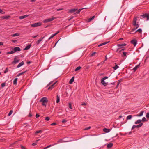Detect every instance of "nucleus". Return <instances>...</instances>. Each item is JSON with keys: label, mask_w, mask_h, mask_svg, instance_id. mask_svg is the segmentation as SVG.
Here are the masks:
<instances>
[{"label": "nucleus", "mask_w": 149, "mask_h": 149, "mask_svg": "<svg viewBox=\"0 0 149 149\" xmlns=\"http://www.w3.org/2000/svg\"><path fill=\"white\" fill-rule=\"evenodd\" d=\"M84 9H88V8H84L79 9V10L78 9H72L70 10L69 12L71 13H74V14H78L81 10Z\"/></svg>", "instance_id": "obj_1"}, {"label": "nucleus", "mask_w": 149, "mask_h": 149, "mask_svg": "<svg viewBox=\"0 0 149 149\" xmlns=\"http://www.w3.org/2000/svg\"><path fill=\"white\" fill-rule=\"evenodd\" d=\"M40 102H42V105L46 107L48 102L47 98L45 97L41 99Z\"/></svg>", "instance_id": "obj_2"}, {"label": "nucleus", "mask_w": 149, "mask_h": 149, "mask_svg": "<svg viewBox=\"0 0 149 149\" xmlns=\"http://www.w3.org/2000/svg\"><path fill=\"white\" fill-rule=\"evenodd\" d=\"M56 19V17H52L51 18L44 20L43 22L44 23H46L49 22H51Z\"/></svg>", "instance_id": "obj_3"}, {"label": "nucleus", "mask_w": 149, "mask_h": 149, "mask_svg": "<svg viewBox=\"0 0 149 149\" xmlns=\"http://www.w3.org/2000/svg\"><path fill=\"white\" fill-rule=\"evenodd\" d=\"M108 77L105 76L101 79V83L104 86H106L108 84V83H106L104 81V80L108 79Z\"/></svg>", "instance_id": "obj_4"}, {"label": "nucleus", "mask_w": 149, "mask_h": 149, "mask_svg": "<svg viewBox=\"0 0 149 149\" xmlns=\"http://www.w3.org/2000/svg\"><path fill=\"white\" fill-rule=\"evenodd\" d=\"M41 23L40 22H39L31 24V26L33 27H35L40 26L41 25Z\"/></svg>", "instance_id": "obj_5"}, {"label": "nucleus", "mask_w": 149, "mask_h": 149, "mask_svg": "<svg viewBox=\"0 0 149 149\" xmlns=\"http://www.w3.org/2000/svg\"><path fill=\"white\" fill-rule=\"evenodd\" d=\"M141 16L143 18H146V20H148L149 19V16L147 14H145L142 15H141Z\"/></svg>", "instance_id": "obj_6"}, {"label": "nucleus", "mask_w": 149, "mask_h": 149, "mask_svg": "<svg viewBox=\"0 0 149 149\" xmlns=\"http://www.w3.org/2000/svg\"><path fill=\"white\" fill-rule=\"evenodd\" d=\"M19 61V59H18L17 58V56H15L14 58V61L12 62V64H16L17 63H18Z\"/></svg>", "instance_id": "obj_7"}, {"label": "nucleus", "mask_w": 149, "mask_h": 149, "mask_svg": "<svg viewBox=\"0 0 149 149\" xmlns=\"http://www.w3.org/2000/svg\"><path fill=\"white\" fill-rule=\"evenodd\" d=\"M137 42V40L136 39H133L131 41V43L134 45V46L136 45Z\"/></svg>", "instance_id": "obj_8"}, {"label": "nucleus", "mask_w": 149, "mask_h": 149, "mask_svg": "<svg viewBox=\"0 0 149 149\" xmlns=\"http://www.w3.org/2000/svg\"><path fill=\"white\" fill-rule=\"evenodd\" d=\"M14 52H15L17 51H20L21 49L20 48L18 47H16L14 48Z\"/></svg>", "instance_id": "obj_9"}, {"label": "nucleus", "mask_w": 149, "mask_h": 149, "mask_svg": "<svg viewBox=\"0 0 149 149\" xmlns=\"http://www.w3.org/2000/svg\"><path fill=\"white\" fill-rule=\"evenodd\" d=\"M144 112V111H141L140 112L139 114L135 115L134 116L136 117L141 116L143 115Z\"/></svg>", "instance_id": "obj_10"}, {"label": "nucleus", "mask_w": 149, "mask_h": 149, "mask_svg": "<svg viewBox=\"0 0 149 149\" xmlns=\"http://www.w3.org/2000/svg\"><path fill=\"white\" fill-rule=\"evenodd\" d=\"M127 44L125 43H121L118 44L117 45L118 47H124L126 46Z\"/></svg>", "instance_id": "obj_11"}, {"label": "nucleus", "mask_w": 149, "mask_h": 149, "mask_svg": "<svg viewBox=\"0 0 149 149\" xmlns=\"http://www.w3.org/2000/svg\"><path fill=\"white\" fill-rule=\"evenodd\" d=\"M10 17V16L9 15H6L3 16L2 17V19H7Z\"/></svg>", "instance_id": "obj_12"}, {"label": "nucleus", "mask_w": 149, "mask_h": 149, "mask_svg": "<svg viewBox=\"0 0 149 149\" xmlns=\"http://www.w3.org/2000/svg\"><path fill=\"white\" fill-rule=\"evenodd\" d=\"M103 131L106 133H108L110 131V129L104 128L103 129Z\"/></svg>", "instance_id": "obj_13"}, {"label": "nucleus", "mask_w": 149, "mask_h": 149, "mask_svg": "<svg viewBox=\"0 0 149 149\" xmlns=\"http://www.w3.org/2000/svg\"><path fill=\"white\" fill-rule=\"evenodd\" d=\"M31 46V44H30L28 45L24 49V50H27L29 49Z\"/></svg>", "instance_id": "obj_14"}, {"label": "nucleus", "mask_w": 149, "mask_h": 149, "mask_svg": "<svg viewBox=\"0 0 149 149\" xmlns=\"http://www.w3.org/2000/svg\"><path fill=\"white\" fill-rule=\"evenodd\" d=\"M29 15H24L21 16H20L19 17V18L20 19H23L26 18V17H27Z\"/></svg>", "instance_id": "obj_15"}, {"label": "nucleus", "mask_w": 149, "mask_h": 149, "mask_svg": "<svg viewBox=\"0 0 149 149\" xmlns=\"http://www.w3.org/2000/svg\"><path fill=\"white\" fill-rule=\"evenodd\" d=\"M134 26V28L132 29V31H134V30H135L139 27V25L138 24H137L135 25V26Z\"/></svg>", "instance_id": "obj_16"}, {"label": "nucleus", "mask_w": 149, "mask_h": 149, "mask_svg": "<svg viewBox=\"0 0 149 149\" xmlns=\"http://www.w3.org/2000/svg\"><path fill=\"white\" fill-rule=\"evenodd\" d=\"M137 21V19L136 18H135L133 21V24L134 26H135L136 24H136V22Z\"/></svg>", "instance_id": "obj_17"}, {"label": "nucleus", "mask_w": 149, "mask_h": 149, "mask_svg": "<svg viewBox=\"0 0 149 149\" xmlns=\"http://www.w3.org/2000/svg\"><path fill=\"white\" fill-rule=\"evenodd\" d=\"M24 64V62L23 61L21 62L20 63L18 64V65L17 66V68H18L21 66L23 65Z\"/></svg>", "instance_id": "obj_18"}, {"label": "nucleus", "mask_w": 149, "mask_h": 149, "mask_svg": "<svg viewBox=\"0 0 149 149\" xmlns=\"http://www.w3.org/2000/svg\"><path fill=\"white\" fill-rule=\"evenodd\" d=\"M74 76L72 77V78L70 79L69 81V84H71L74 81Z\"/></svg>", "instance_id": "obj_19"}, {"label": "nucleus", "mask_w": 149, "mask_h": 149, "mask_svg": "<svg viewBox=\"0 0 149 149\" xmlns=\"http://www.w3.org/2000/svg\"><path fill=\"white\" fill-rule=\"evenodd\" d=\"M140 64H139L136 65V66H135V67H134V68H133L132 70H134V72L136 71L137 70V68L139 67L140 65Z\"/></svg>", "instance_id": "obj_20"}, {"label": "nucleus", "mask_w": 149, "mask_h": 149, "mask_svg": "<svg viewBox=\"0 0 149 149\" xmlns=\"http://www.w3.org/2000/svg\"><path fill=\"white\" fill-rule=\"evenodd\" d=\"M44 37H43L42 38L40 39L36 42V44L38 45L39 44L40 42L41 41L42 39L44 38Z\"/></svg>", "instance_id": "obj_21"}, {"label": "nucleus", "mask_w": 149, "mask_h": 149, "mask_svg": "<svg viewBox=\"0 0 149 149\" xmlns=\"http://www.w3.org/2000/svg\"><path fill=\"white\" fill-rule=\"evenodd\" d=\"M56 82L54 83V84H52V85H51L48 88V90H51L54 87V85L56 84Z\"/></svg>", "instance_id": "obj_22"}, {"label": "nucleus", "mask_w": 149, "mask_h": 149, "mask_svg": "<svg viewBox=\"0 0 149 149\" xmlns=\"http://www.w3.org/2000/svg\"><path fill=\"white\" fill-rule=\"evenodd\" d=\"M63 142V140L62 139H60L58 141L57 143L54 144L53 145H56L57 144Z\"/></svg>", "instance_id": "obj_23"}, {"label": "nucleus", "mask_w": 149, "mask_h": 149, "mask_svg": "<svg viewBox=\"0 0 149 149\" xmlns=\"http://www.w3.org/2000/svg\"><path fill=\"white\" fill-rule=\"evenodd\" d=\"M142 121V120L140 119H139L138 120H137L136 121H135V123L136 124H139L141 123V122Z\"/></svg>", "instance_id": "obj_24"}, {"label": "nucleus", "mask_w": 149, "mask_h": 149, "mask_svg": "<svg viewBox=\"0 0 149 149\" xmlns=\"http://www.w3.org/2000/svg\"><path fill=\"white\" fill-rule=\"evenodd\" d=\"M17 78H15L14 80L13 84L14 85H16L17 84Z\"/></svg>", "instance_id": "obj_25"}, {"label": "nucleus", "mask_w": 149, "mask_h": 149, "mask_svg": "<svg viewBox=\"0 0 149 149\" xmlns=\"http://www.w3.org/2000/svg\"><path fill=\"white\" fill-rule=\"evenodd\" d=\"M26 71H24V72H21L20 73H19V74H18L17 76V77H19L22 75L23 74H24V73H25L26 72Z\"/></svg>", "instance_id": "obj_26"}, {"label": "nucleus", "mask_w": 149, "mask_h": 149, "mask_svg": "<svg viewBox=\"0 0 149 149\" xmlns=\"http://www.w3.org/2000/svg\"><path fill=\"white\" fill-rule=\"evenodd\" d=\"M113 145L112 143H110L107 144V146L108 148H110Z\"/></svg>", "instance_id": "obj_27"}, {"label": "nucleus", "mask_w": 149, "mask_h": 149, "mask_svg": "<svg viewBox=\"0 0 149 149\" xmlns=\"http://www.w3.org/2000/svg\"><path fill=\"white\" fill-rule=\"evenodd\" d=\"M107 42H104L103 43H101L100 44V45H98V47H100V46H103L104 45H105L106 44H107Z\"/></svg>", "instance_id": "obj_28"}, {"label": "nucleus", "mask_w": 149, "mask_h": 149, "mask_svg": "<svg viewBox=\"0 0 149 149\" xmlns=\"http://www.w3.org/2000/svg\"><path fill=\"white\" fill-rule=\"evenodd\" d=\"M139 32V33H141L142 32V30L141 28H140L135 31V32Z\"/></svg>", "instance_id": "obj_29"}, {"label": "nucleus", "mask_w": 149, "mask_h": 149, "mask_svg": "<svg viewBox=\"0 0 149 149\" xmlns=\"http://www.w3.org/2000/svg\"><path fill=\"white\" fill-rule=\"evenodd\" d=\"M132 117V116L131 115H129L127 117L126 119L127 120L131 119Z\"/></svg>", "instance_id": "obj_30"}, {"label": "nucleus", "mask_w": 149, "mask_h": 149, "mask_svg": "<svg viewBox=\"0 0 149 149\" xmlns=\"http://www.w3.org/2000/svg\"><path fill=\"white\" fill-rule=\"evenodd\" d=\"M60 101V97L58 95L57 96V100L56 102L57 103H58Z\"/></svg>", "instance_id": "obj_31"}, {"label": "nucleus", "mask_w": 149, "mask_h": 149, "mask_svg": "<svg viewBox=\"0 0 149 149\" xmlns=\"http://www.w3.org/2000/svg\"><path fill=\"white\" fill-rule=\"evenodd\" d=\"M19 35V34L18 33H16L14 34H13L12 35V37H14L15 36H18Z\"/></svg>", "instance_id": "obj_32"}, {"label": "nucleus", "mask_w": 149, "mask_h": 149, "mask_svg": "<svg viewBox=\"0 0 149 149\" xmlns=\"http://www.w3.org/2000/svg\"><path fill=\"white\" fill-rule=\"evenodd\" d=\"M113 68L114 70H116L117 68H119V66H118L116 64L115 66L114 67H113Z\"/></svg>", "instance_id": "obj_33"}, {"label": "nucleus", "mask_w": 149, "mask_h": 149, "mask_svg": "<svg viewBox=\"0 0 149 149\" xmlns=\"http://www.w3.org/2000/svg\"><path fill=\"white\" fill-rule=\"evenodd\" d=\"M95 17L94 16H93L92 17H91L90 18H89L88 19V22H90L92 20H93L94 18Z\"/></svg>", "instance_id": "obj_34"}, {"label": "nucleus", "mask_w": 149, "mask_h": 149, "mask_svg": "<svg viewBox=\"0 0 149 149\" xmlns=\"http://www.w3.org/2000/svg\"><path fill=\"white\" fill-rule=\"evenodd\" d=\"M143 125V123H141L139 125H136V128H139L141 127Z\"/></svg>", "instance_id": "obj_35"}, {"label": "nucleus", "mask_w": 149, "mask_h": 149, "mask_svg": "<svg viewBox=\"0 0 149 149\" xmlns=\"http://www.w3.org/2000/svg\"><path fill=\"white\" fill-rule=\"evenodd\" d=\"M81 68V67L79 66L77 67L75 70V71H77L80 70Z\"/></svg>", "instance_id": "obj_36"}, {"label": "nucleus", "mask_w": 149, "mask_h": 149, "mask_svg": "<svg viewBox=\"0 0 149 149\" xmlns=\"http://www.w3.org/2000/svg\"><path fill=\"white\" fill-rule=\"evenodd\" d=\"M14 53H15V52H14V51H11L10 52H7V54H13Z\"/></svg>", "instance_id": "obj_37"}, {"label": "nucleus", "mask_w": 149, "mask_h": 149, "mask_svg": "<svg viewBox=\"0 0 149 149\" xmlns=\"http://www.w3.org/2000/svg\"><path fill=\"white\" fill-rule=\"evenodd\" d=\"M42 130H39L38 131H36L35 132V134H38L40 133H42Z\"/></svg>", "instance_id": "obj_38"}, {"label": "nucleus", "mask_w": 149, "mask_h": 149, "mask_svg": "<svg viewBox=\"0 0 149 149\" xmlns=\"http://www.w3.org/2000/svg\"><path fill=\"white\" fill-rule=\"evenodd\" d=\"M54 145H53H53H50L47 146L44 148V149H47V148L50 147L52 146H53Z\"/></svg>", "instance_id": "obj_39"}, {"label": "nucleus", "mask_w": 149, "mask_h": 149, "mask_svg": "<svg viewBox=\"0 0 149 149\" xmlns=\"http://www.w3.org/2000/svg\"><path fill=\"white\" fill-rule=\"evenodd\" d=\"M45 119L46 121H49L50 120V118L49 117H45Z\"/></svg>", "instance_id": "obj_40"}, {"label": "nucleus", "mask_w": 149, "mask_h": 149, "mask_svg": "<svg viewBox=\"0 0 149 149\" xmlns=\"http://www.w3.org/2000/svg\"><path fill=\"white\" fill-rule=\"evenodd\" d=\"M5 13V12L3 11L2 9H0V13L1 14H4Z\"/></svg>", "instance_id": "obj_41"}, {"label": "nucleus", "mask_w": 149, "mask_h": 149, "mask_svg": "<svg viewBox=\"0 0 149 149\" xmlns=\"http://www.w3.org/2000/svg\"><path fill=\"white\" fill-rule=\"evenodd\" d=\"M141 120L143 122H144V121H147V120H146V118L145 117H143L142 118V120Z\"/></svg>", "instance_id": "obj_42"}, {"label": "nucleus", "mask_w": 149, "mask_h": 149, "mask_svg": "<svg viewBox=\"0 0 149 149\" xmlns=\"http://www.w3.org/2000/svg\"><path fill=\"white\" fill-rule=\"evenodd\" d=\"M91 128V127L89 126L88 127H86L84 129V130H86L88 129H90Z\"/></svg>", "instance_id": "obj_43"}, {"label": "nucleus", "mask_w": 149, "mask_h": 149, "mask_svg": "<svg viewBox=\"0 0 149 149\" xmlns=\"http://www.w3.org/2000/svg\"><path fill=\"white\" fill-rule=\"evenodd\" d=\"M13 113V111L12 110H10V111L9 113L8 114V116H10L12 113Z\"/></svg>", "instance_id": "obj_44"}, {"label": "nucleus", "mask_w": 149, "mask_h": 149, "mask_svg": "<svg viewBox=\"0 0 149 149\" xmlns=\"http://www.w3.org/2000/svg\"><path fill=\"white\" fill-rule=\"evenodd\" d=\"M123 56H126L127 52H123Z\"/></svg>", "instance_id": "obj_45"}, {"label": "nucleus", "mask_w": 149, "mask_h": 149, "mask_svg": "<svg viewBox=\"0 0 149 149\" xmlns=\"http://www.w3.org/2000/svg\"><path fill=\"white\" fill-rule=\"evenodd\" d=\"M8 71V68H6L5 70L4 71V73H6Z\"/></svg>", "instance_id": "obj_46"}, {"label": "nucleus", "mask_w": 149, "mask_h": 149, "mask_svg": "<svg viewBox=\"0 0 149 149\" xmlns=\"http://www.w3.org/2000/svg\"><path fill=\"white\" fill-rule=\"evenodd\" d=\"M135 128H136V125H134L132 126V130Z\"/></svg>", "instance_id": "obj_47"}, {"label": "nucleus", "mask_w": 149, "mask_h": 149, "mask_svg": "<svg viewBox=\"0 0 149 149\" xmlns=\"http://www.w3.org/2000/svg\"><path fill=\"white\" fill-rule=\"evenodd\" d=\"M146 117L147 118H149V113H148L146 115Z\"/></svg>", "instance_id": "obj_48"}, {"label": "nucleus", "mask_w": 149, "mask_h": 149, "mask_svg": "<svg viewBox=\"0 0 149 149\" xmlns=\"http://www.w3.org/2000/svg\"><path fill=\"white\" fill-rule=\"evenodd\" d=\"M96 53V52H94L91 55V56H93Z\"/></svg>", "instance_id": "obj_49"}, {"label": "nucleus", "mask_w": 149, "mask_h": 149, "mask_svg": "<svg viewBox=\"0 0 149 149\" xmlns=\"http://www.w3.org/2000/svg\"><path fill=\"white\" fill-rule=\"evenodd\" d=\"M62 123H64L67 122V120L65 119H63L62 120Z\"/></svg>", "instance_id": "obj_50"}, {"label": "nucleus", "mask_w": 149, "mask_h": 149, "mask_svg": "<svg viewBox=\"0 0 149 149\" xmlns=\"http://www.w3.org/2000/svg\"><path fill=\"white\" fill-rule=\"evenodd\" d=\"M56 125V123H53L51 124V125L52 126H54Z\"/></svg>", "instance_id": "obj_51"}, {"label": "nucleus", "mask_w": 149, "mask_h": 149, "mask_svg": "<svg viewBox=\"0 0 149 149\" xmlns=\"http://www.w3.org/2000/svg\"><path fill=\"white\" fill-rule=\"evenodd\" d=\"M69 107L70 109H72L71 104L70 103H69Z\"/></svg>", "instance_id": "obj_52"}, {"label": "nucleus", "mask_w": 149, "mask_h": 149, "mask_svg": "<svg viewBox=\"0 0 149 149\" xmlns=\"http://www.w3.org/2000/svg\"><path fill=\"white\" fill-rule=\"evenodd\" d=\"M1 86L2 87H3L5 86V83H3L1 84Z\"/></svg>", "instance_id": "obj_53"}, {"label": "nucleus", "mask_w": 149, "mask_h": 149, "mask_svg": "<svg viewBox=\"0 0 149 149\" xmlns=\"http://www.w3.org/2000/svg\"><path fill=\"white\" fill-rule=\"evenodd\" d=\"M40 116V115L38 114L37 113L36 115V117L37 118L39 117Z\"/></svg>", "instance_id": "obj_54"}, {"label": "nucleus", "mask_w": 149, "mask_h": 149, "mask_svg": "<svg viewBox=\"0 0 149 149\" xmlns=\"http://www.w3.org/2000/svg\"><path fill=\"white\" fill-rule=\"evenodd\" d=\"M121 48H122V47H118V48L117 49V50H116V52H118V51H119V49H121Z\"/></svg>", "instance_id": "obj_55"}, {"label": "nucleus", "mask_w": 149, "mask_h": 149, "mask_svg": "<svg viewBox=\"0 0 149 149\" xmlns=\"http://www.w3.org/2000/svg\"><path fill=\"white\" fill-rule=\"evenodd\" d=\"M56 35H57V33H54V34H52V35H51V36L52 37H54Z\"/></svg>", "instance_id": "obj_56"}, {"label": "nucleus", "mask_w": 149, "mask_h": 149, "mask_svg": "<svg viewBox=\"0 0 149 149\" xmlns=\"http://www.w3.org/2000/svg\"><path fill=\"white\" fill-rule=\"evenodd\" d=\"M37 143H33L32 144V145L33 146H34L36 145L37 144Z\"/></svg>", "instance_id": "obj_57"}, {"label": "nucleus", "mask_w": 149, "mask_h": 149, "mask_svg": "<svg viewBox=\"0 0 149 149\" xmlns=\"http://www.w3.org/2000/svg\"><path fill=\"white\" fill-rule=\"evenodd\" d=\"M17 40H12V42L13 43H15L17 42Z\"/></svg>", "instance_id": "obj_58"}, {"label": "nucleus", "mask_w": 149, "mask_h": 149, "mask_svg": "<svg viewBox=\"0 0 149 149\" xmlns=\"http://www.w3.org/2000/svg\"><path fill=\"white\" fill-rule=\"evenodd\" d=\"M81 105L82 106L85 105H86V103L84 102V103H82V104H81Z\"/></svg>", "instance_id": "obj_59"}, {"label": "nucleus", "mask_w": 149, "mask_h": 149, "mask_svg": "<svg viewBox=\"0 0 149 149\" xmlns=\"http://www.w3.org/2000/svg\"><path fill=\"white\" fill-rule=\"evenodd\" d=\"M62 10V8H61V9H57V11H60L61 10Z\"/></svg>", "instance_id": "obj_60"}, {"label": "nucleus", "mask_w": 149, "mask_h": 149, "mask_svg": "<svg viewBox=\"0 0 149 149\" xmlns=\"http://www.w3.org/2000/svg\"><path fill=\"white\" fill-rule=\"evenodd\" d=\"M3 44V43L2 42H0V46L2 45Z\"/></svg>", "instance_id": "obj_61"}, {"label": "nucleus", "mask_w": 149, "mask_h": 149, "mask_svg": "<svg viewBox=\"0 0 149 149\" xmlns=\"http://www.w3.org/2000/svg\"><path fill=\"white\" fill-rule=\"evenodd\" d=\"M125 50V49H122L120 51H119L120 53H121L122 51H123Z\"/></svg>", "instance_id": "obj_62"}, {"label": "nucleus", "mask_w": 149, "mask_h": 149, "mask_svg": "<svg viewBox=\"0 0 149 149\" xmlns=\"http://www.w3.org/2000/svg\"><path fill=\"white\" fill-rule=\"evenodd\" d=\"M123 40V38H119L118 40Z\"/></svg>", "instance_id": "obj_63"}, {"label": "nucleus", "mask_w": 149, "mask_h": 149, "mask_svg": "<svg viewBox=\"0 0 149 149\" xmlns=\"http://www.w3.org/2000/svg\"><path fill=\"white\" fill-rule=\"evenodd\" d=\"M31 63V61H29L27 62V64H30V63Z\"/></svg>", "instance_id": "obj_64"}]
</instances>
